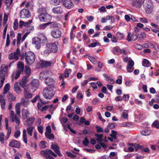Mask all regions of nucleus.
<instances>
[{"mask_svg": "<svg viewBox=\"0 0 159 159\" xmlns=\"http://www.w3.org/2000/svg\"><path fill=\"white\" fill-rule=\"evenodd\" d=\"M21 73V72L17 70L16 72L15 75V79H18Z\"/></svg>", "mask_w": 159, "mask_h": 159, "instance_id": "56", "label": "nucleus"}, {"mask_svg": "<svg viewBox=\"0 0 159 159\" xmlns=\"http://www.w3.org/2000/svg\"><path fill=\"white\" fill-rule=\"evenodd\" d=\"M17 45L19 46L20 44V41L22 40L21 34L18 33L17 35Z\"/></svg>", "mask_w": 159, "mask_h": 159, "instance_id": "42", "label": "nucleus"}, {"mask_svg": "<svg viewBox=\"0 0 159 159\" xmlns=\"http://www.w3.org/2000/svg\"><path fill=\"white\" fill-rule=\"evenodd\" d=\"M32 20H29L27 22H25V26L27 28V30H33L34 29V27L31 25V23L32 22Z\"/></svg>", "mask_w": 159, "mask_h": 159, "instance_id": "21", "label": "nucleus"}, {"mask_svg": "<svg viewBox=\"0 0 159 159\" xmlns=\"http://www.w3.org/2000/svg\"><path fill=\"white\" fill-rule=\"evenodd\" d=\"M30 114V112L28 110L24 109L22 110V116L24 119L27 118L29 116Z\"/></svg>", "mask_w": 159, "mask_h": 159, "instance_id": "26", "label": "nucleus"}, {"mask_svg": "<svg viewBox=\"0 0 159 159\" xmlns=\"http://www.w3.org/2000/svg\"><path fill=\"white\" fill-rule=\"evenodd\" d=\"M29 80L28 77L25 76H24L20 83V85L23 87H24Z\"/></svg>", "mask_w": 159, "mask_h": 159, "instance_id": "25", "label": "nucleus"}, {"mask_svg": "<svg viewBox=\"0 0 159 159\" xmlns=\"http://www.w3.org/2000/svg\"><path fill=\"white\" fill-rule=\"evenodd\" d=\"M14 88L15 91L17 93H20L21 92V89L20 87L18 85L17 83H16L14 85Z\"/></svg>", "mask_w": 159, "mask_h": 159, "instance_id": "34", "label": "nucleus"}, {"mask_svg": "<svg viewBox=\"0 0 159 159\" xmlns=\"http://www.w3.org/2000/svg\"><path fill=\"white\" fill-rule=\"evenodd\" d=\"M142 65L144 66H148L150 65L149 61L146 59H144L143 60Z\"/></svg>", "mask_w": 159, "mask_h": 159, "instance_id": "43", "label": "nucleus"}, {"mask_svg": "<svg viewBox=\"0 0 159 159\" xmlns=\"http://www.w3.org/2000/svg\"><path fill=\"white\" fill-rule=\"evenodd\" d=\"M97 45H100V43H93L89 45V47H93L96 46Z\"/></svg>", "mask_w": 159, "mask_h": 159, "instance_id": "58", "label": "nucleus"}, {"mask_svg": "<svg viewBox=\"0 0 159 159\" xmlns=\"http://www.w3.org/2000/svg\"><path fill=\"white\" fill-rule=\"evenodd\" d=\"M143 0H133L132 3V5L138 8L141 7L143 2Z\"/></svg>", "mask_w": 159, "mask_h": 159, "instance_id": "20", "label": "nucleus"}, {"mask_svg": "<svg viewBox=\"0 0 159 159\" xmlns=\"http://www.w3.org/2000/svg\"><path fill=\"white\" fill-rule=\"evenodd\" d=\"M20 56L21 57L22 59L24 58V54L22 53L20 55V50L19 48H17L15 52H14L13 53H10L9 55L8 58L11 60L14 59L16 61H17L18 60L19 56Z\"/></svg>", "mask_w": 159, "mask_h": 159, "instance_id": "7", "label": "nucleus"}, {"mask_svg": "<svg viewBox=\"0 0 159 159\" xmlns=\"http://www.w3.org/2000/svg\"><path fill=\"white\" fill-rule=\"evenodd\" d=\"M9 145L13 148H19L20 147V144L17 141L13 140L10 142Z\"/></svg>", "mask_w": 159, "mask_h": 159, "instance_id": "19", "label": "nucleus"}, {"mask_svg": "<svg viewBox=\"0 0 159 159\" xmlns=\"http://www.w3.org/2000/svg\"><path fill=\"white\" fill-rule=\"evenodd\" d=\"M30 12L26 9H23L20 11L19 16L21 18H29L30 16Z\"/></svg>", "mask_w": 159, "mask_h": 159, "instance_id": "9", "label": "nucleus"}, {"mask_svg": "<svg viewBox=\"0 0 159 159\" xmlns=\"http://www.w3.org/2000/svg\"><path fill=\"white\" fill-rule=\"evenodd\" d=\"M44 81L46 84L48 85V86H52L54 83L53 79L50 77H46L45 78Z\"/></svg>", "mask_w": 159, "mask_h": 159, "instance_id": "23", "label": "nucleus"}, {"mask_svg": "<svg viewBox=\"0 0 159 159\" xmlns=\"http://www.w3.org/2000/svg\"><path fill=\"white\" fill-rule=\"evenodd\" d=\"M52 4L55 5H59L61 2L60 0H51Z\"/></svg>", "mask_w": 159, "mask_h": 159, "instance_id": "52", "label": "nucleus"}, {"mask_svg": "<svg viewBox=\"0 0 159 159\" xmlns=\"http://www.w3.org/2000/svg\"><path fill=\"white\" fill-rule=\"evenodd\" d=\"M24 96L25 98L28 99L30 98H32V94L29 92H28L26 89H25L24 91Z\"/></svg>", "mask_w": 159, "mask_h": 159, "instance_id": "29", "label": "nucleus"}, {"mask_svg": "<svg viewBox=\"0 0 159 159\" xmlns=\"http://www.w3.org/2000/svg\"><path fill=\"white\" fill-rule=\"evenodd\" d=\"M86 18L88 21L90 22L92 21L94 19V17L92 16H86Z\"/></svg>", "mask_w": 159, "mask_h": 159, "instance_id": "64", "label": "nucleus"}, {"mask_svg": "<svg viewBox=\"0 0 159 159\" xmlns=\"http://www.w3.org/2000/svg\"><path fill=\"white\" fill-rule=\"evenodd\" d=\"M111 134H110V135L112 138H114V139H116V136L117 135V133L116 131L112 130L111 131Z\"/></svg>", "mask_w": 159, "mask_h": 159, "instance_id": "44", "label": "nucleus"}, {"mask_svg": "<svg viewBox=\"0 0 159 159\" xmlns=\"http://www.w3.org/2000/svg\"><path fill=\"white\" fill-rule=\"evenodd\" d=\"M43 95L44 97L47 99H50L54 95L53 86H48L45 87L43 91Z\"/></svg>", "mask_w": 159, "mask_h": 159, "instance_id": "1", "label": "nucleus"}, {"mask_svg": "<svg viewBox=\"0 0 159 159\" xmlns=\"http://www.w3.org/2000/svg\"><path fill=\"white\" fill-rule=\"evenodd\" d=\"M20 131L19 130H17L15 131L14 136L15 138H17L20 136Z\"/></svg>", "mask_w": 159, "mask_h": 159, "instance_id": "45", "label": "nucleus"}, {"mask_svg": "<svg viewBox=\"0 0 159 159\" xmlns=\"http://www.w3.org/2000/svg\"><path fill=\"white\" fill-rule=\"evenodd\" d=\"M143 4L146 13L148 14L151 13L153 11L154 8L152 1L151 0H144Z\"/></svg>", "mask_w": 159, "mask_h": 159, "instance_id": "3", "label": "nucleus"}, {"mask_svg": "<svg viewBox=\"0 0 159 159\" xmlns=\"http://www.w3.org/2000/svg\"><path fill=\"white\" fill-rule=\"evenodd\" d=\"M134 48L138 50H141L142 49L143 47L142 45L138 44H135L134 45Z\"/></svg>", "mask_w": 159, "mask_h": 159, "instance_id": "54", "label": "nucleus"}, {"mask_svg": "<svg viewBox=\"0 0 159 159\" xmlns=\"http://www.w3.org/2000/svg\"><path fill=\"white\" fill-rule=\"evenodd\" d=\"M95 136L97 137L96 138V140L98 142H101L102 140V138L103 137V134H95Z\"/></svg>", "mask_w": 159, "mask_h": 159, "instance_id": "33", "label": "nucleus"}, {"mask_svg": "<svg viewBox=\"0 0 159 159\" xmlns=\"http://www.w3.org/2000/svg\"><path fill=\"white\" fill-rule=\"evenodd\" d=\"M34 128V127L33 126H30L29 127L27 128L26 130L25 129L23 130V139L25 144H27L28 142L27 131L29 135L31 136L32 135L33 131Z\"/></svg>", "mask_w": 159, "mask_h": 159, "instance_id": "5", "label": "nucleus"}, {"mask_svg": "<svg viewBox=\"0 0 159 159\" xmlns=\"http://www.w3.org/2000/svg\"><path fill=\"white\" fill-rule=\"evenodd\" d=\"M10 114L12 122H15L17 125H19L20 123V116L15 115L14 112L12 111H11Z\"/></svg>", "mask_w": 159, "mask_h": 159, "instance_id": "10", "label": "nucleus"}, {"mask_svg": "<svg viewBox=\"0 0 159 159\" xmlns=\"http://www.w3.org/2000/svg\"><path fill=\"white\" fill-rule=\"evenodd\" d=\"M120 48L118 47H114L113 48V52L114 54L118 55L119 54Z\"/></svg>", "mask_w": 159, "mask_h": 159, "instance_id": "39", "label": "nucleus"}, {"mask_svg": "<svg viewBox=\"0 0 159 159\" xmlns=\"http://www.w3.org/2000/svg\"><path fill=\"white\" fill-rule=\"evenodd\" d=\"M18 20L16 19L14 22L13 25V29L14 30H16L17 29L18 27Z\"/></svg>", "mask_w": 159, "mask_h": 159, "instance_id": "55", "label": "nucleus"}, {"mask_svg": "<svg viewBox=\"0 0 159 159\" xmlns=\"http://www.w3.org/2000/svg\"><path fill=\"white\" fill-rule=\"evenodd\" d=\"M152 126L159 128V121L157 120H155L152 124Z\"/></svg>", "mask_w": 159, "mask_h": 159, "instance_id": "47", "label": "nucleus"}, {"mask_svg": "<svg viewBox=\"0 0 159 159\" xmlns=\"http://www.w3.org/2000/svg\"><path fill=\"white\" fill-rule=\"evenodd\" d=\"M32 43L36 45V48L37 49H39L41 46V39L38 37L34 38L32 39Z\"/></svg>", "mask_w": 159, "mask_h": 159, "instance_id": "15", "label": "nucleus"}, {"mask_svg": "<svg viewBox=\"0 0 159 159\" xmlns=\"http://www.w3.org/2000/svg\"><path fill=\"white\" fill-rule=\"evenodd\" d=\"M62 33L61 30L58 29H56L52 30L51 32V35L54 38L58 39L61 35Z\"/></svg>", "mask_w": 159, "mask_h": 159, "instance_id": "13", "label": "nucleus"}, {"mask_svg": "<svg viewBox=\"0 0 159 159\" xmlns=\"http://www.w3.org/2000/svg\"><path fill=\"white\" fill-rule=\"evenodd\" d=\"M64 7L62 6H57L53 8L52 9L53 12L56 14H61L63 12Z\"/></svg>", "mask_w": 159, "mask_h": 159, "instance_id": "16", "label": "nucleus"}, {"mask_svg": "<svg viewBox=\"0 0 159 159\" xmlns=\"http://www.w3.org/2000/svg\"><path fill=\"white\" fill-rule=\"evenodd\" d=\"M5 80V78L0 77V89L2 86L3 83Z\"/></svg>", "mask_w": 159, "mask_h": 159, "instance_id": "59", "label": "nucleus"}, {"mask_svg": "<svg viewBox=\"0 0 159 159\" xmlns=\"http://www.w3.org/2000/svg\"><path fill=\"white\" fill-rule=\"evenodd\" d=\"M35 120V119L34 117L30 118L27 119L26 122H27L28 125L30 126L33 125Z\"/></svg>", "mask_w": 159, "mask_h": 159, "instance_id": "32", "label": "nucleus"}, {"mask_svg": "<svg viewBox=\"0 0 159 159\" xmlns=\"http://www.w3.org/2000/svg\"><path fill=\"white\" fill-rule=\"evenodd\" d=\"M66 153L68 156L72 158H74L76 157V155H73L69 152H66Z\"/></svg>", "mask_w": 159, "mask_h": 159, "instance_id": "63", "label": "nucleus"}, {"mask_svg": "<svg viewBox=\"0 0 159 159\" xmlns=\"http://www.w3.org/2000/svg\"><path fill=\"white\" fill-rule=\"evenodd\" d=\"M40 153L47 159H54V158L51 155H52L55 157H57V155L50 149L42 150L40 152Z\"/></svg>", "mask_w": 159, "mask_h": 159, "instance_id": "6", "label": "nucleus"}, {"mask_svg": "<svg viewBox=\"0 0 159 159\" xmlns=\"http://www.w3.org/2000/svg\"><path fill=\"white\" fill-rule=\"evenodd\" d=\"M61 2L64 7L68 9L71 8L74 6L71 0H61Z\"/></svg>", "mask_w": 159, "mask_h": 159, "instance_id": "11", "label": "nucleus"}, {"mask_svg": "<svg viewBox=\"0 0 159 159\" xmlns=\"http://www.w3.org/2000/svg\"><path fill=\"white\" fill-rule=\"evenodd\" d=\"M82 143L84 146H87L88 145L89 143V141L87 138L86 137L84 139Z\"/></svg>", "mask_w": 159, "mask_h": 159, "instance_id": "53", "label": "nucleus"}, {"mask_svg": "<svg viewBox=\"0 0 159 159\" xmlns=\"http://www.w3.org/2000/svg\"><path fill=\"white\" fill-rule=\"evenodd\" d=\"M71 69H66L65 71L64 76L65 77H68L69 75L71 73Z\"/></svg>", "mask_w": 159, "mask_h": 159, "instance_id": "41", "label": "nucleus"}, {"mask_svg": "<svg viewBox=\"0 0 159 159\" xmlns=\"http://www.w3.org/2000/svg\"><path fill=\"white\" fill-rule=\"evenodd\" d=\"M10 88V84L9 83H7L5 85L3 89V94H6L9 90Z\"/></svg>", "mask_w": 159, "mask_h": 159, "instance_id": "35", "label": "nucleus"}, {"mask_svg": "<svg viewBox=\"0 0 159 159\" xmlns=\"http://www.w3.org/2000/svg\"><path fill=\"white\" fill-rule=\"evenodd\" d=\"M4 134L3 132H1L0 133V141L2 144L5 143V140H6L5 138H4Z\"/></svg>", "mask_w": 159, "mask_h": 159, "instance_id": "36", "label": "nucleus"}, {"mask_svg": "<svg viewBox=\"0 0 159 159\" xmlns=\"http://www.w3.org/2000/svg\"><path fill=\"white\" fill-rule=\"evenodd\" d=\"M138 36V35H137L134 34H131L130 33H128L127 40L128 42H130L131 41H135L137 39Z\"/></svg>", "mask_w": 159, "mask_h": 159, "instance_id": "18", "label": "nucleus"}, {"mask_svg": "<svg viewBox=\"0 0 159 159\" xmlns=\"http://www.w3.org/2000/svg\"><path fill=\"white\" fill-rule=\"evenodd\" d=\"M32 89H35L38 88L39 85V81L37 80H34L30 84Z\"/></svg>", "mask_w": 159, "mask_h": 159, "instance_id": "22", "label": "nucleus"}, {"mask_svg": "<svg viewBox=\"0 0 159 159\" xmlns=\"http://www.w3.org/2000/svg\"><path fill=\"white\" fill-rule=\"evenodd\" d=\"M134 68L132 66H127V70L129 72H131L134 70Z\"/></svg>", "mask_w": 159, "mask_h": 159, "instance_id": "61", "label": "nucleus"}, {"mask_svg": "<svg viewBox=\"0 0 159 159\" xmlns=\"http://www.w3.org/2000/svg\"><path fill=\"white\" fill-rule=\"evenodd\" d=\"M25 75L27 76V77L29 76L30 75V69L27 65H25Z\"/></svg>", "mask_w": 159, "mask_h": 159, "instance_id": "28", "label": "nucleus"}, {"mask_svg": "<svg viewBox=\"0 0 159 159\" xmlns=\"http://www.w3.org/2000/svg\"><path fill=\"white\" fill-rule=\"evenodd\" d=\"M47 103L46 102H43L42 100H41L40 102L38 103V107L39 109H40L43 106L46 104Z\"/></svg>", "mask_w": 159, "mask_h": 159, "instance_id": "48", "label": "nucleus"}, {"mask_svg": "<svg viewBox=\"0 0 159 159\" xmlns=\"http://www.w3.org/2000/svg\"><path fill=\"white\" fill-rule=\"evenodd\" d=\"M47 24L48 25H50V27L51 28H57L58 27V24L55 22H51L49 23H47Z\"/></svg>", "mask_w": 159, "mask_h": 159, "instance_id": "37", "label": "nucleus"}, {"mask_svg": "<svg viewBox=\"0 0 159 159\" xmlns=\"http://www.w3.org/2000/svg\"><path fill=\"white\" fill-rule=\"evenodd\" d=\"M28 104V102L23 99V102H21L22 105L23 107H26Z\"/></svg>", "mask_w": 159, "mask_h": 159, "instance_id": "62", "label": "nucleus"}, {"mask_svg": "<svg viewBox=\"0 0 159 159\" xmlns=\"http://www.w3.org/2000/svg\"><path fill=\"white\" fill-rule=\"evenodd\" d=\"M39 18L41 21L48 22L51 20L52 16L48 14L43 12L41 14Z\"/></svg>", "mask_w": 159, "mask_h": 159, "instance_id": "8", "label": "nucleus"}, {"mask_svg": "<svg viewBox=\"0 0 159 159\" xmlns=\"http://www.w3.org/2000/svg\"><path fill=\"white\" fill-rule=\"evenodd\" d=\"M24 63L20 61L18 62L17 65V70L18 71L22 72L24 70Z\"/></svg>", "mask_w": 159, "mask_h": 159, "instance_id": "24", "label": "nucleus"}, {"mask_svg": "<svg viewBox=\"0 0 159 159\" xmlns=\"http://www.w3.org/2000/svg\"><path fill=\"white\" fill-rule=\"evenodd\" d=\"M57 50V45L55 43H53L47 44L43 53L44 55H48L51 52H56Z\"/></svg>", "mask_w": 159, "mask_h": 159, "instance_id": "2", "label": "nucleus"}, {"mask_svg": "<svg viewBox=\"0 0 159 159\" xmlns=\"http://www.w3.org/2000/svg\"><path fill=\"white\" fill-rule=\"evenodd\" d=\"M8 121V119L7 118H5V127L6 129L7 130V134L5 138V139L6 140H7L8 139L11 132V128L9 126Z\"/></svg>", "mask_w": 159, "mask_h": 159, "instance_id": "12", "label": "nucleus"}, {"mask_svg": "<svg viewBox=\"0 0 159 159\" xmlns=\"http://www.w3.org/2000/svg\"><path fill=\"white\" fill-rule=\"evenodd\" d=\"M10 38L9 34H7V40L6 42V46L7 47H8L10 44Z\"/></svg>", "mask_w": 159, "mask_h": 159, "instance_id": "57", "label": "nucleus"}, {"mask_svg": "<svg viewBox=\"0 0 159 159\" xmlns=\"http://www.w3.org/2000/svg\"><path fill=\"white\" fill-rule=\"evenodd\" d=\"M88 58L90 61L93 63L95 64L96 62V59L95 58L91 56H89Z\"/></svg>", "mask_w": 159, "mask_h": 159, "instance_id": "60", "label": "nucleus"}, {"mask_svg": "<svg viewBox=\"0 0 159 159\" xmlns=\"http://www.w3.org/2000/svg\"><path fill=\"white\" fill-rule=\"evenodd\" d=\"M141 134L143 135L147 136L151 134V131L147 130H143L141 131Z\"/></svg>", "mask_w": 159, "mask_h": 159, "instance_id": "38", "label": "nucleus"}, {"mask_svg": "<svg viewBox=\"0 0 159 159\" xmlns=\"http://www.w3.org/2000/svg\"><path fill=\"white\" fill-rule=\"evenodd\" d=\"M46 143L44 141H42L39 143V146L41 148H44L46 147Z\"/></svg>", "mask_w": 159, "mask_h": 159, "instance_id": "49", "label": "nucleus"}, {"mask_svg": "<svg viewBox=\"0 0 159 159\" xmlns=\"http://www.w3.org/2000/svg\"><path fill=\"white\" fill-rule=\"evenodd\" d=\"M26 63L28 65H31L35 60V55L31 52H26L25 54Z\"/></svg>", "mask_w": 159, "mask_h": 159, "instance_id": "4", "label": "nucleus"}, {"mask_svg": "<svg viewBox=\"0 0 159 159\" xmlns=\"http://www.w3.org/2000/svg\"><path fill=\"white\" fill-rule=\"evenodd\" d=\"M97 129L96 131L98 133L103 132V129L100 126H97L96 127Z\"/></svg>", "mask_w": 159, "mask_h": 159, "instance_id": "51", "label": "nucleus"}, {"mask_svg": "<svg viewBox=\"0 0 159 159\" xmlns=\"http://www.w3.org/2000/svg\"><path fill=\"white\" fill-rule=\"evenodd\" d=\"M52 64V62L50 61H43L41 63V65L43 67H46L51 66Z\"/></svg>", "mask_w": 159, "mask_h": 159, "instance_id": "30", "label": "nucleus"}, {"mask_svg": "<svg viewBox=\"0 0 159 159\" xmlns=\"http://www.w3.org/2000/svg\"><path fill=\"white\" fill-rule=\"evenodd\" d=\"M8 69L7 68L6 65L2 64L1 66L0 71V77L5 78V76L7 75Z\"/></svg>", "mask_w": 159, "mask_h": 159, "instance_id": "14", "label": "nucleus"}, {"mask_svg": "<svg viewBox=\"0 0 159 159\" xmlns=\"http://www.w3.org/2000/svg\"><path fill=\"white\" fill-rule=\"evenodd\" d=\"M51 148L55 152L58 156H62V155L59 151L60 148L57 144H52L51 146Z\"/></svg>", "mask_w": 159, "mask_h": 159, "instance_id": "17", "label": "nucleus"}, {"mask_svg": "<svg viewBox=\"0 0 159 159\" xmlns=\"http://www.w3.org/2000/svg\"><path fill=\"white\" fill-rule=\"evenodd\" d=\"M116 35L117 38L120 39H123L124 37V34L120 33V32H118L117 33Z\"/></svg>", "mask_w": 159, "mask_h": 159, "instance_id": "50", "label": "nucleus"}, {"mask_svg": "<svg viewBox=\"0 0 159 159\" xmlns=\"http://www.w3.org/2000/svg\"><path fill=\"white\" fill-rule=\"evenodd\" d=\"M20 106L19 103H17L15 105L16 112V115H19L20 116Z\"/></svg>", "mask_w": 159, "mask_h": 159, "instance_id": "27", "label": "nucleus"}, {"mask_svg": "<svg viewBox=\"0 0 159 159\" xmlns=\"http://www.w3.org/2000/svg\"><path fill=\"white\" fill-rule=\"evenodd\" d=\"M8 99L9 101L11 102L12 101H15L16 97L13 94L11 93H10L7 96Z\"/></svg>", "mask_w": 159, "mask_h": 159, "instance_id": "31", "label": "nucleus"}, {"mask_svg": "<svg viewBox=\"0 0 159 159\" xmlns=\"http://www.w3.org/2000/svg\"><path fill=\"white\" fill-rule=\"evenodd\" d=\"M116 123H111L109 124L107 126V127L108 128L110 129H113L116 127Z\"/></svg>", "mask_w": 159, "mask_h": 159, "instance_id": "46", "label": "nucleus"}, {"mask_svg": "<svg viewBox=\"0 0 159 159\" xmlns=\"http://www.w3.org/2000/svg\"><path fill=\"white\" fill-rule=\"evenodd\" d=\"M45 135L47 137L50 139H53L54 138V136L53 134L51 133H45Z\"/></svg>", "mask_w": 159, "mask_h": 159, "instance_id": "40", "label": "nucleus"}]
</instances>
